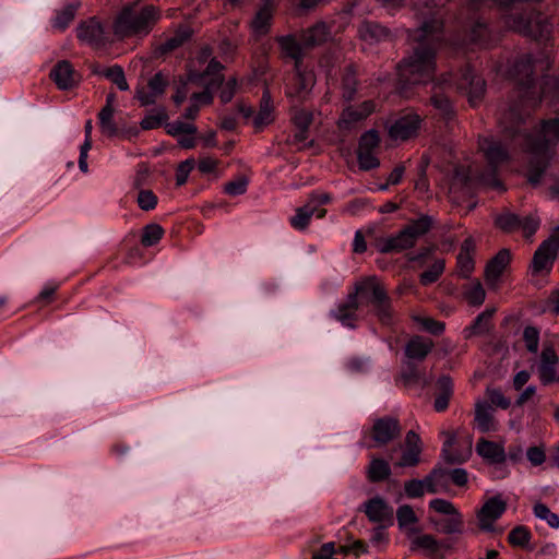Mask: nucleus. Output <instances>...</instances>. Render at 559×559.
<instances>
[{
	"mask_svg": "<svg viewBox=\"0 0 559 559\" xmlns=\"http://www.w3.org/2000/svg\"><path fill=\"white\" fill-rule=\"evenodd\" d=\"M559 253V225L555 231L536 249L532 259V273H549Z\"/></svg>",
	"mask_w": 559,
	"mask_h": 559,
	"instance_id": "6e6552de",
	"label": "nucleus"
},
{
	"mask_svg": "<svg viewBox=\"0 0 559 559\" xmlns=\"http://www.w3.org/2000/svg\"><path fill=\"white\" fill-rule=\"evenodd\" d=\"M359 37L368 43H377L389 36V31L377 22L365 21L358 27Z\"/></svg>",
	"mask_w": 559,
	"mask_h": 559,
	"instance_id": "c85d7f7f",
	"label": "nucleus"
},
{
	"mask_svg": "<svg viewBox=\"0 0 559 559\" xmlns=\"http://www.w3.org/2000/svg\"><path fill=\"white\" fill-rule=\"evenodd\" d=\"M300 36L305 48H313L328 40L330 37V29L324 22H319L304 31Z\"/></svg>",
	"mask_w": 559,
	"mask_h": 559,
	"instance_id": "393cba45",
	"label": "nucleus"
},
{
	"mask_svg": "<svg viewBox=\"0 0 559 559\" xmlns=\"http://www.w3.org/2000/svg\"><path fill=\"white\" fill-rule=\"evenodd\" d=\"M510 259V251L508 249H501L486 265V281L488 283H495L503 273Z\"/></svg>",
	"mask_w": 559,
	"mask_h": 559,
	"instance_id": "a878e982",
	"label": "nucleus"
},
{
	"mask_svg": "<svg viewBox=\"0 0 559 559\" xmlns=\"http://www.w3.org/2000/svg\"><path fill=\"white\" fill-rule=\"evenodd\" d=\"M476 453L490 465L504 464L507 453L501 443L480 438L476 443Z\"/></svg>",
	"mask_w": 559,
	"mask_h": 559,
	"instance_id": "6ab92c4d",
	"label": "nucleus"
},
{
	"mask_svg": "<svg viewBox=\"0 0 559 559\" xmlns=\"http://www.w3.org/2000/svg\"><path fill=\"white\" fill-rule=\"evenodd\" d=\"M192 32L189 27H179L173 36L167 38L160 46V53H168L182 46L190 39Z\"/></svg>",
	"mask_w": 559,
	"mask_h": 559,
	"instance_id": "473e14b6",
	"label": "nucleus"
},
{
	"mask_svg": "<svg viewBox=\"0 0 559 559\" xmlns=\"http://www.w3.org/2000/svg\"><path fill=\"white\" fill-rule=\"evenodd\" d=\"M396 520L400 528H404L409 524H414L418 521L413 508L408 504H403L396 510Z\"/></svg>",
	"mask_w": 559,
	"mask_h": 559,
	"instance_id": "603ef678",
	"label": "nucleus"
},
{
	"mask_svg": "<svg viewBox=\"0 0 559 559\" xmlns=\"http://www.w3.org/2000/svg\"><path fill=\"white\" fill-rule=\"evenodd\" d=\"M507 115V111L503 112L500 118V127L502 139H493V138H483L479 139L478 145L479 150L484 153V156L488 163L490 170L488 173H483L479 176V181L490 188L496 190L503 191L504 188L502 182L496 175L497 168L507 163L510 159V150L511 148H521L520 145H515L510 136H507L503 128V120Z\"/></svg>",
	"mask_w": 559,
	"mask_h": 559,
	"instance_id": "7ed1b4c3",
	"label": "nucleus"
},
{
	"mask_svg": "<svg viewBox=\"0 0 559 559\" xmlns=\"http://www.w3.org/2000/svg\"><path fill=\"white\" fill-rule=\"evenodd\" d=\"M536 107L510 105L503 120L504 133L515 145L530 154L526 168L527 182L537 187L552 158L551 147L559 144V118L540 120L531 128L532 112Z\"/></svg>",
	"mask_w": 559,
	"mask_h": 559,
	"instance_id": "f257e3e1",
	"label": "nucleus"
},
{
	"mask_svg": "<svg viewBox=\"0 0 559 559\" xmlns=\"http://www.w3.org/2000/svg\"><path fill=\"white\" fill-rule=\"evenodd\" d=\"M376 105L372 100H365L358 106H348L343 109L337 126L341 130H352L356 124L365 120L374 111Z\"/></svg>",
	"mask_w": 559,
	"mask_h": 559,
	"instance_id": "ddd939ff",
	"label": "nucleus"
},
{
	"mask_svg": "<svg viewBox=\"0 0 559 559\" xmlns=\"http://www.w3.org/2000/svg\"><path fill=\"white\" fill-rule=\"evenodd\" d=\"M415 321L418 322L425 331L433 335H440L445 328L443 322L437 321L432 318L416 317Z\"/></svg>",
	"mask_w": 559,
	"mask_h": 559,
	"instance_id": "680f3d73",
	"label": "nucleus"
},
{
	"mask_svg": "<svg viewBox=\"0 0 559 559\" xmlns=\"http://www.w3.org/2000/svg\"><path fill=\"white\" fill-rule=\"evenodd\" d=\"M531 537L532 534L527 527L518 525L509 533L508 540L514 547L525 548L528 545Z\"/></svg>",
	"mask_w": 559,
	"mask_h": 559,
	"instance_id": "79ce46f5",
	"label": "nucleus"
},
{
	"mask_svg": "<svg viewBox=\"0 0 559 559\" xmlns=\"http://www.w3.org/2000/svg\"><path fill=\"white\" fill-rule=\"evenodd\" d=\"M195 166V160L193 158H187L181 162L176 170V185L182 186L187 182L189 174Z\"/></svg>",
	"mask_w": 559,
	"mask_h": 559,
	"instance_id": "052dcab7",
	"label": "nucleus"
},
{
	"mask_svg": "<svg viewBox=\"0 0 559 559\" xmlns=\"http://www.w3.org/2000/svg\"><path fill=\"white\" fill-rule=\"evenodd\" d=\"M404 491L406 497L409 499L421 498L427 491V483H425V477L423 479H411L405 481Z\"/></svg>",
	"mask_w": 559,
	"mask_h": 559,
	"instance_id": "09e8293b",
	"label": "nucleus"
},
{
	"mask_svg": "<svg viewBox=\"0 0 559 559\" xmlns=\"http://www.w3.org/2000/svg\"><path fill=\"white\" fill-rule=\"evenodd\" d=\"M167 118L168 117L164 111L151 114L141 120L140 126L143 130H153L160 127Z\"/></svg>",
	"mask_w": 559,
	"mask_h": 559,
	"instance_id": "e2e57ef3",
	"label": "nucleus"
},
{
	"mask_svg": "<svg viewBox=\"0 0 559 559\" xmlns=\"http://www.w3.org/2000/svg\"><path fill=\"white\" fill-rule=\"evenodd\" d=\"M488 403L491 405V407H499L501 409H507L511 405L510 399L504 396L501 390L499 389H487L486 391Z\"/></svg>",
	"mask_w": 559,
	"mask_h": 559,
	"instance_id": "5fc2aeb1",
	"label": "nucleus"
},
{
	"mask_svg": "<svg viewBox=\"0 0 559 559\" xmlns=\"http://www.w3.org/2000/svg\"><path fill=\"white\" fill-rule=\"evenodd\" d=\"M520 215L510 212L509 210L502 211L495 217V225L504 233H514L519 230Z\"/></svg>",
	"mask_w": 559,
	"mask_h": 559,
	"instance_id": "c9c22d12",
	"label": "nucleus"
},
{
	"mask_svg": "<svg viewBox=\"0 0 559 559\" xmlns=\"http://www.w3.org/2000/svg\"><path fill=\"white\" fill-rule=\"evenodd\" d=\"M533 513L536 518L546 521L552 528L559 527V515L551 512L550 509L542 502H537L533 507Z\"/></svg>",
	"mask_w": 559,
	"mask_h": 559,
	"instance_id": "37998d69",
	"label": "nucleus"
},
{
	"mask_svg": "<svg viewBox=\"0 0 559 559\" xmlns=\"http://www.w3.org/2000/svg\"><path fill=\"white\" fill-rule=\"evenodd\" d=\"M353 294H356L359 305L366 304L372 307L373 313L383 325L393 324L394 312L391 299L377 277L370 276L358 282Z\"/></svg>",
	"mask_w": 559,
	"mask_h": 559,
	"instance_id": "39448f33",
	"label": "nucleus"
},
{
	"mask_svg": "<svg viewBox=\"0 0 559 559\" xmlns=\"http://www.w3.org/2000/svg\"><path fill=\"white\" fill-rule=\"evenodd\" d=\"M475 425L483 432H495L499 428V424L493 417V408L487 401H478L475 404Z\"/></svg>",
	"mask_w": 559,
	"mask_h": 559,
	"instance_id": "412c9836",
	"label": "nucleus"
},
{
	"mask_svg": "<svg viewBox=\"0 0 559 559\" xmlns=\"http://www.w3.org/2000/svg\"><path fill=\"white\" fill-rule=\"evenodd\" d=\"M429 507L441 514L454 515L459 513L452 502L440 498L431 500Z\"/></svg>",
	"mask_w": 559,
	"mask_h": 559,
	"instance_id": "774afa93",
	"label": "nucleus"
},
{
	"mask_svg": "<svg viewBox=\"0 0 559 559\" xmlns=\"http://www.w3.org/2000/svg\"><path fill=\"white\" fill-rule=\"evenodd\" d=\"M450 471L436 465L428 475L425 476L427 483V492L431 495L445 492L450 488Z\"/></svg>",
	"mask_w": 559,
	"mask_h": 559,
	"instance_id": "5701e85b",
	"label": "nucleus"
},
{
	"mask_svg": "<svg viewBox=\"0 0 559 559\" xmlns=\"http://www.w3.org/2000/svg\"><path fill=\"white\" fill-rule=\"evenodd\" d=\"M474 270V260L472 254L459 253L457 255V272L460 276L466 278Z\"/></svg>",
	"mask_w": 559,
	"mask_h": 559,
	"instance_id": "0e129e2a",
	"label": "nucleus"
},
{
	"mask_svg": "<svg viewBox=\"0 0 559 559\" xmlns=\"http://www.w3.org/2000/svg\"><path fill=\"white\" fill-rule=\"evenodd\" d=\"M76 36L80 40L93 47H100L106 44L105 29L96 17L82 22L76 28Z\"/></svg>",
	"mask_w": 559,
	"mask_h": 559,
	"instance_id": "2eb2a0df",
	"label": "nucleus"
},
{
	"mask_svg": "<svg viewBox=\"0 0 559 559\" xmlns=\"http://www.w3.org/2000/svg\"><path fill=\"white\" fill-rule=\"evenodd\" d=\"M435 524L437 530L444 534L461 533L463 528V520L460 513L451 515L448 519L440 520Z\"/></svg>",
	"mask_w": 559,
	"mask_h": 559,
	"instance_id": "ea45409f",
	"label": "nucleus"
},
{
	"mask_svg": "<svg viewBox=\"0 0 559 559\" xmlns=\"http://www.w3.org/2000/svg\"><path fill=\"white\" fill-rule=\"evenodd\" d=\"M380 138L376 130L371 129L366 131L359 139L358 150L357 151H370L379 145Z\"/></svg>",
	"mask_w": 559,
	"mask_h": 559,
	"instance_id": "6e6d98bb",
	"label": "nucleus"
},
{
	"mask_svg": "<svg viewBox=\"0 0 559 559\" xmlns=\"http://www.w3.org/2000/svg\"><path fill=\"white\" fill-rule=\"evenodd\" d=\"M167 85V79L162 72H157L148 80L147 86L150 92H146L144 88L138 90L136 97L143 106L154 104L156 97L164 94Z\"/></svg>",
	"mask_w": 559,
	"mask_h": 559,
	"instance_id": "4be33fe9",
	"label": "nucleus"
},
{
	"mask_svg": "<svg viewBox=\"0 0 559 559\" xmlns=\"http://www.w3.org/2000/svg\"><path fill=\"white\" fill-rule=\"evenodd\" d=\"M316 84V76L305 66L294 68L292 78L286 84V96L293 102H305Z\"/></svg>",
	"mask_w": 559,
	"mask_h": 559,
	"instance_id": "9d476101",
	"label": "nucleus"
},
{
	"mask_svg": "<svg viewBox=\"0 0 559 559\" xmlns=\"http://www.w3.org/2000/svg\"><path fill=\"white\" fill-rule=\"evenodd\" d=\"M413 546L416 548L426 549V550L430 551L431 554H433V552L438 551V549L440 548L441 545L432 535L426 534V535L416 537L413 540Z\"/></svg>",
	"mask_w": 559,
	"mask_h": 559,
	"instance_id": "bf43d9fd",
	"label": "nucleus"
},
{
	"mask_svg": "<svg viewBox=\"0 0 559 559\" xmlns=\"http://www.w3.org/2000/svg\"><path fill=\"white\" fill-rule=\"evenodd\" d=\"M359 308V301L356 298V294H348L347 299L344 302H341L336 306L335 309L331 311V316L342 323V325L355 329V321L357 320L356 311Z\"/></svg>",
	"mask_w": 559,
	"mask_h": 559,
	"instance_id": "a211bd4d",
	"label": "nucleus"
},
{
	"mask_svg": "<svg viewBox=\"0 0 559 559\" xmlns=\"http://www.w3.org/2000/svg\"><path fill=\"white\" fill-rule=\"evenodd\" d=\"M357 160L359 168L364 171L374 169L380 165L379 158L370 151H357Z\"/></svg>",
	"mask_w": 559,
	"mask_h": 559,
	"instance_id": "864d4df0",
	"label": "nucleus"
},
{
	"mask_svg": "<svg viewBox=\"0 0 559 559\" xmlns=\"http://www.w3.org/2000/svg\"><path fill=\"white\" fill-rule=\"evenodd\" d=\"M433 348V342L420 335H415L405 345V356L409 360H424Z\"/></svg>",
	"mask_w": 559,
	"mask_h": 559,
	"instance_id": "b1692460",
	"label": "nucleus"
},
{
	"mask_svg": "<svg viewBox=\"0 0 559 559\" xmlns=\"http://www.w3.org/2000/svg\"><path fill=\"white\" fill-rule=\"evenodd\" d=\"M401 377L403 381L407 384L409 383H418L423 382V385H426L428 382L423 376V373L418 370L416 365L412 361H407L405 367L402 370Z\"/></svg>",
	"mask_w": 559,
	"mask_h": 559,
	"instance_id": "de8ad7c7",
	"label": "nucleus"
},
{
	"mask_svg": "<svg viewBox=\"0 0 559 559\" xmlns=\"http://www.w3.org/2000/svg\"><path fill=\"white\" fill-rule=\"evenodd\" d=\"M445 269V261L443 259H437L425 272L419 276L421 285L427 286L436 283L442 275Z\"/></svg>",
	"mask_w": 559,
	"mask_h": 559,
	"instance_id": "4c0bfd02",
	"label": "nucleus"
},
{
	"mask_svg": "<svg viewBox=\"0 0 559 559\" xmlns=\"http://www.w3.org/2000/svg\"><path fill=\"white\" fill-rule=\"evenodd\" d=\"M471 177H472V170L469 167L464 166V165H456L453 169L451 187L453 188L456 185L467 186L471 181Z\"/></svg>",
	"mask_w": 559,
	"mask_h": 559,
	"instance_id": "13d9d810",
	"label": "nucleus"
},
{
	"mask_svg": "<svg viewBox=\"0 0 559 559\" xmlns=\"http://www.w3.org/2000/svg\"><path fill=\"white\" fill-rule=\"evenodd\" d=\"M365 513L370 522H393V508L381 497H374L365 502Z\"/></svg>",
	"mask_w": 559,
	"mask_h": 559,
	"instance_id": "aec40b11",
	"label": "nucleus"
},
{
	"mask_svg": "<svg viewBox=\"0 0 559 559\" xmlns=\"http://www.w3.org/2000/svg\"><path fill=\"white\" fill-rule=\"evenodd\" d=\"M433 225V218L430 215H420L417 219H412L395 236L381 238L377 241L378 251L381 253L402 252L413 248L417 240L426 235Z\"/></svg>",
	"mask_w": 559,
	"mask_h": 559,
	"instance_id": "423d86ee",
	"label": "nucleus"
},
{
	"mask_svg": "<svg viewBox=\"0 0 559 559\" xmlns=\"http://www.w3.org/2000/svg\"><path fill=\"white\" fill-rule=\"evenodd\" d=\"M249 179L246 176H238L236 179L225 185L224 191L230 197H237L246 193Z\"/></svg>",
	"mask_w": 559,
	"mask_h": 559,
	"instance_id": "3c124183",
	"label": "nucleus"
},
{
	"mask_svg": "<svg viewBox=\"0 0 559 559\" xmlns=\"http://www.w3.org/2000/svg\"><path fill=\"white\" fill-rule=\"evenodd\" d=\"M496 312L495 308H487L480 312L473 321V323L464 330L465 336L484 335L491 329V318Z\"/></svg>",
	"mask_w": 559,
	"mask_h": 559,
	"instance_id": "cd10ccee",
	"label": "nucleus"
},
{
	"mask_svg": "<svg viewBox=\"0 0 559 559\" xmlns=\"http://www.w3.org/2000/svg\"><path fill=\"white\" fill-rule=\"evenodd\" d=\"M276 43L280 46L283 58H289L294 61V68L304 66V49L301 37L299 40L293 34L277 36Z\"/></svg>",
	"mask_w": 559,
	"mask_h": 559,
	"instance_id": "f3484780",
	"label": "nucleus"
},
{
	"mask_svg": "<svg viewBox=\"0 0 559 559\" xmlns=\"http://www.w3.org/2000/svg\"><path fill=\"white\" fill-rule=\"evenodd\" d=\"M421 448H407L402 452L401 459L395 463L399 467H414L420 462Z\"/></svg>",
	"mask_w": 559,
	"mask_h": 559,
	"instance_id": "a18cd8bd",
	"label": "nucleus"
},
{
	"mask_svg": "<svg viewBox=\"0 0 559 559\" xmlns=\"http://www.w3.org/2000/svg\"><path fill=\"white\" fill-rule=\"evenodd\" d=\"M420 121V117L416 114L405 115L390 126L389 135L393 140H407L416 134Z\"/></svg>",
	"mask_w": 559,
	"mask_h": 559,
	"instance_id": "dca6fc26",
	"label": "nucleus"
},
{
	"mask_svg": "<svg viewBox=\"0 0 559 559\" xmlns=\"http://www.w3.org/2000/svg\"><path fill=\"white\" fill-rule=\"evenodd\" d=\"M357 68L354 64H348L345 67L344 72L342 74V91L343 98L347 102L354 99L357 92Z\"/></svg>",
	"mask_w": 559,
	"mask_h": 559,
	"instance_id": "7c9ffc66",
	"label": "nucleus"
},
{
	"mask_svg": "<svg viewBox=\"0 0 559 559\" xmlns=\"http://www.w3.org/2000/svg\"><path fill=\"white\" fill-rule=\"evenodd\" d=\"M485 298L486 293L479 282L475 283L466 293V299L472 306H480Z\"/></svg>",
	"mask_w": 559,
	"mask_h": 559,
	"instance_id": "69168bd1",
	"label": "nucleus"
},
{
	"mask_svg": "<svg viewBox=\"0 0 559 559\" xmlns=\"http://www.w3.org/2000/svg\"><path fill=\"white\" fill-rule=\"evenodd\" d=\"M165 128L169 135L177 138L183 134L193 135L197 133V127L194 124L179 120L166 123Z\"/></svg>",
	"mask_w": 559,
	"mask_h": 559,
	"instance_id": "49530a36",
	"label": "nucleus"
},
{
	"mask_svg": "<svg viewBox=\"0 0 559 559\" xmlns=\"http://www.w3.org/2000/svg\"><path fill=\"white\" fill-rule=\"evenodd\" d=\"M506 25L534 39H545L551 32L548 16L535 10H522L506 15Z\"/></svg>",
	"mask_w": 559,
	"mask_h": 559,
	"instance_id": "0eeeda50",
	"label": "nucleus"
},
{
	"mask_svg": "<svg viewBox=\"0 0 559 559\" xmlns=\"http://www.w3.org/2000/svg\"><path fill=\"white\" fill-rule=\"evenodd\" d=\"M519 230H522L526 238H531L539 228L540 219L536 214L520 216Z\"/></svg>",
	"mask_w": 559,
	"mask_h": 559,
	"instance_id": "8fccbe9b",
	"label": "nucleus"
},
{
	"mask_svg": "<svg viewBox=\"0 0 559 559\" xmlns=\"http://www.w3.org/2000/svg\"><path fill=\"white\" fill-rule=\"evenodd\" d=\"M78 7L79 4L76 3H69L58 11L52 20V27L61 32L64 31L73 21Z\"/></svg>",
	"mask_w": 559,
	"mask_h": 559,
	"instance_id": "e433bc0d",
	"label": "nucleus"
},
{
	"mask_svg": "<svg viewBox=\"0 0 559 559\" xmlns=\"http://www.w3.org/2000/svg\"><path fill=\"white\" fill-rule=\"evenodd\" d=\"M523 340L530 353H537L539 345V331L535 326H526L523 331Z\"/></svg>",
	"mask_w": 559,
	"mask_h": 559,
	"instance_id": "4d7b16f0",
	"label": "nucleus"
},
{
	"mask_svg": "<svg viewBox=\"0 0 559 559\" xmlns=\"http://www.w3.org/2000/svg\"><path fill=\"white\" fill-rule=\"evenodd\" d=\"M93 72L111 81L120 91L129 90V84L126 80L124 71L122 67L118 64L106 69L95 68Z\"/></svg>",
	"mask_w": 559,
	"mask_h": 559,
	"instance_id": "2f4dec72",
	"label": "nucleus"
},
{
	"mask_svg": "<svg viewBox=\"0 0 559 559\" xmlns=\"http://www.w3.org/2000/svg\"><path fill=\"white\" fill-rule=\"evenodd\" d=\"M222 86V79L216 78L214 80H209V82L205 84V87L202 92L193 93L191 95V100L195 104H211L213 102V94L212 92L214 90H217Z\"/></svg>",
	"mask_w": 559,
	"mask_h": 559,
	"instance_id": "58836bf2",
	"label": "nucleus"
},
{
	"mask_svg": "<svg viewBox=\"0 0 559 559\" xmlns=\"http://www.w3.org/2000/svg\"><path fill=\"white\" fill-rule=\"evenodd\" d=\"M160 19L159 10L152 4L132 3L123 7L114 22V33L119 38L147 35Z\"/></svg>",
	"mask_w": 559,
	"mask_h": 559,
	"instance_id": "f03ea898",
	"label": "nucleus"
},
{
	"mask_svg": "<svg viewBox=\"0 0 559 559\" xmlns=\"http://www.w3.org/2000/svg\"><path fill=\"white\" fill-rule=\"evenodd\" d=\"M536 58L531 53L516 57L510 64L509 74L516 82L519 99L511 105L520 108L525 106L537 107L542 102V93L534 76Z\"/></svg>",
	"mask_w": 559,
	"mask_h": 559,
	"instance_id": "20e7f679",
	"label": "nucleus"
},
{
	"mask_svg": "<svg viewBox=\"0 0 559 559\" xmlns=\"http://www.w3.org/2000/svg\"><path fill=\"white\" fill-rule=\"evenodd\" d=\"M456 85L459 90L467 94L468 103L472 107L480 104L485 94L486 83L469 66L461 70Z\"/></svg>",
	"mask_w": 559,
	"mask_h": 559,
	"instance_id": "f8f14e48",
	"label": "nucleus"
},
{
	"mask_svg": "<svg viewBox=\"0 0 559 559\" xmlns=\"http://www.w3.org/2000/svg\"><path fill=\"white\" fill-rule=\"evenodd\" d=\"M402 426L400 420L393 416H383L376 418L369 430V436L373 441L370 448H382L401 437Z\"/></svg>",
	"mask_w": 559,
	"mask_h": 559,
	"instance_id": "1a4fd4ad",
	"label": "nucleus"
},
{
	"mask_svg": "<svg viewBox=\"0 0 559 559\" xmlns=\"http://www.w3.org/2000/svg\"><path fill=\"white\" fill-rule=\"evenodd\" d=\"M114 108L104 106L98 114L100 130L108 138H114L119 134V124L114 120Z\"/></svg>",
	"mask_w": 559,
	"mask_h": 559,
	"instance_id": "72a5a7b5",
	"label": "nucleus"
},
{
	"mask_svg": "<svg viewBox=\"0 0 559 559\" xmlns=\"http://www.w3.org/2000/svg\"><path fill=\"white\" fill-rule=\"evenodd\" d=\"M316 212V204L307 202L296 210V214L290 217V225L297 230L306 229Z\"/></svg>",
	"mask_w": 559,
	"mask_h": 559,
	"instance_id": "f704fd0d",
	"label": "nucleus"
},
{
	"mask_svg": "<svg viewBox=\"0 0 559 559\" xmlns=\"http://www.w3.org/2000/svg\"><path fill=\"white\" fill-rule=\"evenodd\" d=\"M138 204L143 211H151L157 204V197L151 190H141L138 194Z\"/></svg>",
	"mask_w": 559,
	"mask_h": 559,
	"instance_id": "338daca9",
	"label": "nucleus"
},
{
	"mask_svg": "<svg viewBox=\"0 0 559 559\" xmlns=\"http://www.w3.org/2000/svg\"><path fill=\"white\" fill-rule=\"evenodd\" d=\"M49 76L61 91L75 87L81 79L80 74L68 60L58 61L51 69Z\"/></svg>",
	"mask_w": 559,
	"mask_h": 559,
	"instance_id": "4468645a",
	"label": "nucleus"
},
{
	"mask_svg": "<svg viewBox=\"0 0 559 559\" xmlns=\"http://www.w3.org/2000/svg\"><path fill=\"white\" fill-rule=\"evenodd\" d=\"M391 475V467L388 461L381 457H372L368 468L367 477L371 483H380Z\"/></svg>",
	"mask_w": 559,
	"mask_h": 559,
	"instance_id": "c756f323",
	"label": "nucleus"
},
{
	"mask_svg": "<svg viewBox=\"0 0 559 559\" xmlns=\"http://www.w3.org/2000/svg\"><path fill=\"white\" fill-rule=\"evenodd\" d=\"M163 234L164 229L158 224L146 225L143 229L141 242L145 247H152L160 240Z\"/></svg>",
	"mask_w": 559,
	"mask_h": 559,
	"instance_id": "c03bdc74",
	"label": "nucleus"
},
{
	"mask_svg": "<svg viewBox=\"0 0 559 559\" xmlns=\"http://www.w3.org/2000/svg\"><path fill=\"white\" fill-rule=\"evenodd\" d=\"M507 501L501 495L490 497L477 512L478 527L484 532H497L495 522L507 511ZM499 530L498 533H501Z\"/></svg>",
	"mask_w": 559,
	"mask_h": 559,
	"instance_id": "9b49d317",
	"label": "nucleus"
},
{
	"mask_svg": "<svg viewBox=\"0 0 559 559\" xmlns=\"http://www.w3.org/2000/svg\"><path fill=\"white\" fill-rule=\"evenodd\" d=\"M273 2L266 0L263 5L258 10L254 19L251 22V28L258 36H262L269 33L271 21H272Z\"/></svg>",
	"mask_w": 559,
	"mask_h": 559,
	"instance_id": "bb28decb",
	"label": "nucleus"
},
{
	"mask_svg": "<svg viewBox=\"0 0 559 559\" xmlns=\"http://www.w3.org/2000/svg\"><path fill=\"white\" fill-rule=\"evenodd\" d=\"M271 111H272L271 96H270L269 91H265L262 95L260 110L254 118V126L260 128L265 124H269L272 120Z\"/></svg>",
	"mask_w": 559,
	"mask_h": 559,
	"instance_id": "a19ab883",
	"label": "nucleus"
}]
</instances>
